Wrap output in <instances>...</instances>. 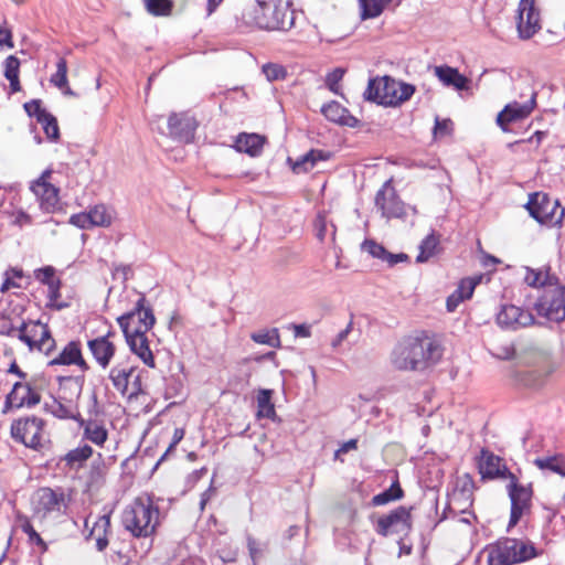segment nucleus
<instances>
[{
    "instance_id": "e433bc0d",
    "label": "nucleus",
    "mask_w": 565,
    "mask_h": 565,
    "mask_svg": "<svg viewBox=\"0 0 565 565\" xmlns=\"http://www.w3.org/2000/svg\"><path fill=\"white\" fill-rule=\"evenodd\" d=\"M44 408L46 412L60 419H74L77 422V419L82 417L76 407L71 404H63L55 398L50 403H45Z\"/></svg>"
},
{
    "instance_id": "4be33fe9",
    "label": "nucleus",
    "mask_w": 565,
    "mask_h": 565,
    "mask_svg": "<svg viewBox=\"0 0 565 565\" xmlns=\"http://www.w3.org/2000/svg\"><path fill=\"white\" fill-rule=\"evenodd\" d=\"M479 473L481 475L482 479L501 478L508 480L509 476L513 475L499 456H495L488 450L481 451Z\"/></svg>"
},
{
    "instance_id": "49530a36",
    "label": "nucleus",
    "mask_w": 565,
    "mask_h": 565,
    "mask_svg": "<svg viewBox=\"0 0 565 565\" xmlns=\"http://www.w3.org/2000/svg\"><path fill=\"white\" fill-rule=\"evenodd\" d=\"M147 11L156 17L168 15L172 10L171 0H143Z\"/></svg>"
},
{
    "instance_id": "0eeeda50",
    "label": "nucleus",
    "mask_w": 565,
    "mask_h": 565,
    "mask_svg": "<svg viewBox=\"0 0 565 565\" xmlns=\"http://www.w3.org/2000/svg\"><path fill=\"white\" fill-rule=\"evenodd\" d=\"M537 315L553 322L565 321V285L555 279L543 289L534 303Z\"/></svg>"
},
{
    "instance_id": "aec40b11",
    "label": "nucleus",
    "mask_w": 565,
    "mask_h": 565,
    "mask_svg": "<svg viewBox=\"0 0 565 565\" xmlns=\"http://www.w3.org/2000/svg\"><path fill=\"white\" fill-rule=\"evenodd\" d=\"M40 399V394L35 392L28 383L17 382L13 385L11 392L6 397L3 413L13 407H32L39 404Z\"/></svg>"
},
{
    "instance_id": "7ed1b4c3",
    "label": "nucleus",
    "mask_w": 565,
    "mask_h": 565,
    "mask_svg": "<svg viewBox=\"0 0 565 565\" xmlns=\"http://www.w3.org/2000/svg\"><path fill=\"white\" fill-rule=\"evenodd\" d=\"M159 524V509L148 495L136 498L122 513V525L135 537H148Z\"/></svg>"
},
{
    "instance_id": "f704fd0d",
    "label": "nucleus",
    "mask_w": 565,
    "mask_h": 565,
    "mask_svg": "<svg viewBox=\"0 0 565 565\" xmlns=\"http://www.w3.org/2000/svg\"><path fill=\"white\" fill-rule=\"evenodd\" d=\"M361 20H370L380 17L393 0H358Z\"/></svg>"
},
{
    "instance_id": "4468645a",
    "label": "nucleus",
    "mask_w": 565,
    "mask_h": 565,
    "mask_svg": "<svg viewBox=\"0 0 565 565\" xmlns=\"http://www.w3.org/2000/svg\"><path fill=\"white\" fill-rule=\"evenodd\" d=\"M516 28L523 40L532 38L541 29L540 11L536 0H520L518 8Z\"/></svg>"
},
{
    "instance_id": "9d476101",
    "label": "nucleus",
    "mask_w": 565,
    "mask_h": 565,
    "mask_svg": "<svg viewBox=\"0 0 565 565\" xmlns=\"http://www.w3.org/2000/svg\"><path fill=\"white\" fill-rule=\"evenodd\" d=\"M505 489L511 502L509 527H512L522 516L531 512L533 487L532 483H520L515 475H510Z\"/></svg>"
},
{
    "instance_id": "f8f14e48",
    "label": "nucleus",
    "mask_w": 565,
    "mask_h": 565,
    "mask_svg": "<svg viewBox=\"0 0 565 565\" xmlns=\"http://www.w3.org/2000/svg\"><path fill=\"white\" fill-rule=\"evenodd\" d=\"M44 420L32 416L14 420L11 425L12 438L25 447L40 450L43 448L42 433Z\"/></svg>"
},
{
    "instance_id": "473e14b6",
    "label": "nucleus",
    "mask_w": 565,
    "mask_h": 565,
    "mask_svg": "<svg viewBox=\"0 0 565 565\" xmlns=\"http://www.w3.org/2000/svg\"><path fill=\"white\" fill-rule=\"evenodd\" d=\"M264 142L265 139L257 134H241L235 141V148L239 152L257 157L263 150Z\"/></svg>"
},
{
    "instance_id": "c85d7f7f",
    "label": "nucleus",
    "mask_w": 565,
    "mask_h": 565,
    "mask_svg": "<svg viewBox=\"0 0 565 565\" xmlns=\"http://www.w3.org/2000/svg\"><path fill=\"white\" fill-rule=\"evenodd\" d=\"M81 428L84 430V438L102 447L108 438V431L103 424L97 420H85L83 417L77 419Z\"/></svg>"
},
{
    "instance_id": "774afa93",
    "label": "nucleus",
    "mask_w": 565,
    "mask_h": 565,
    "mask_svg": "<svg viewBox=\"0 0 565 565\" xmlns=\"http://www.w3.org/2000/svg\"><path fill=\"white\" fill-rule=\"evenodd\" d=\"M292 330L297 338H309L311 335L310 326L306 323L292 324Z\"/></svg>"
},
{
    "instance_id": "de8ad7c7",
    "label": "nucleus",
    "mask_w": 565,
    "mask_h": 565,
    "mask_svg": "<svg viewBox=\"0 0 565 565\" xmlns=\"http://www.w3.org/2000/svg\"><path fill=\"white\" fill-rule=\"evenodd\" d=\"M87 214L90 226H107L110 224L111 217L104 205L94 206Z\"/></svg>"
},
{
    "instance_id": "a878e982",
    "label": "nucleus",
    "mask_w": 565,
    "mask_h": 565,
    "mask_svg": "<svg viewBox=\"0 0 565 565\" xmlns=\"http://www.w3.org/2000/svg\"><path fill=\"white\" fill-rule=\"evenodd\" d=\"M521 361L527 367L541 370L542 374L551 373V355L544 348L534 345L526 348L521 355Z\"/></svg>"
},
{
    "instance_id": "e2e57ef3",
    "label": "nucleus",
    "mask_w": 565,
    "mask_h": 565,
    "mask_svg": "<svg viewBox=\"0 0 565 565\" xmlns=\"http://www.w3.org/2000/svg\"><path fill=\"white\" fill-rule=\"evenodd\" d=\"M344 71L342 68H335L327 76V85L332 92H337L338 83L342 79Z\"/></svg>"
},
{
    "instance_id": "680f3d73",
    "label": "nucleus",
    "mask_w": 565,
    "mask_h": 565,
    "mask_svg": "<svg viewBox=\"0 0 565 565\" xmlns=\"http://www.w3.org/2000/svg\"><path fill=\"white\" fill-rule=\"evenodd\" d=\"M247 548L252 558L253 565L257 564V559L262 556V550L258 542L250 535L247 536Z\"/></svg>"
},
{
    "instance_id": "4c0bfd02",
    "label": "nucleus",
    "mask_w": 565,
    "mask_h": 565,
    "mask_svg": "<svg viewBox=\"0 0 565 565\" xmlns=\"http://www.w3.org/2000/svg\"><path fill=\"white\" fill-rule=\"evenodd\" d=\"M533 463L540 470H548L553 473L565 477V457L561 454L536 458Z\"/></svg>"
},
{
    "instance_id": "a19ab883",
    "label": "nucleus",
    "mask_w": 565,
    "mask_h": 565,
    "mask_svg": "<svg viewBox=\"0 0 565 565\" xmlns=\"http://www.w3.org/2000/svg\"><path fill=\"white\" fill-rule=\"evenodd\" d=\"M555 279L558 278L551 276L548 271L543 274L542 270L525 267L524 282L530 287H543L545 289L547 285L554 284Z\"/></svg>"
},
{
    "instance_id": "f3484780",
    "label": "nucleus",
    "mask_w": 565,
    "mask_h": 565,
    "mask_svg": "<svg viewBox=\"0 0 565 565\" xmlns=\"http://www.w3.org/2000/svg\"><path fill=\"white\" fill-rule=\"evenodd\" d=\"M536 106V93L533 92L531 97L525 103L512 102L504 106V108L497 116V125L504 131L509 132V124L521 121L527 118Z\"/></svg>"
},
{
    "instance_id": "412c9836",
    "label": "nucleus",
    "mask_w": 565,
    "mask_h": 565,
    "mask_svg": "<svg viewBox=\"0 0 565 565\" xmlns=\"http://www.w3.org/2000/svg\"><path fill=\"white\" fill-rule=\"evenodd\" d=\"M47 365H75L83 372L89 370L88 363L83 358L82 343L78 340L70 341L54 359L49 361Z\"/></svg>"
},
{
    "instance_id": "0e129e2a",
    "label": "nucleus",
    "mask_w": 565,
    "mask_h": 565,
    "mask_svg": "<svg viewBox=\"0 0 565 565\" xmlns=\"http://www.w3.org/2000/svg\"><path fill=\"white\" fill-rule=\"evenodd\" d=\"M70 223L78 228H89L90 223L87 213H77L71 216Z\"/></svg>"
},
{
    "instance_id": "f257e3e1",
    "label": "nucleus",
    "mask_w": 565,
    "mask_h": 565,
    "mask_svg": "<svg viewBox=\"0 0 565 565\" xmlns=\"http://www.w3.org/2000/svg\"><path fill=\"white\" fill-rule=\"evenodd\" d=\"M441 356L443 348L439 342L425 335L399 341L392 350L390 360L399 371H424L438 363Z\"/></svg>"
},
{
    "instance_id": "dca6fc26",
    "label": "nucleus",
    "mask_w": 565,
    "mask_h": 565,
    "mask_svg": "<svg viewBox=\"0 0 565 565\" xmlns=\"http://www.w3.org/2000/svg\"><path fill=\"white\" fill-rule=\"evenodd\" d=\"M412 527L411 509L405 507H397L388 514L381 516L377 520L375 531L382 536H387L391 533L407 532Z\"/></svg>"
},
{
    "instance_id": "b1692460",
    "label": "nucleus",
    "mask_w": 565,
    "mask_h": 565,
    "mask_svg": "<svg viewBox=\"0 0 565 565\" xmlns=\"http://www.w3.org/2000/svg\"><path fill=\"white\" fill-rule=\"evenodd\" d=\"M361 248L363 252H366L371 257L386 263L388 267H393L398 263L407 262L409 259L407 254H393L388 252L382 244L371 238L365 239L362 243Z\"/></svg>"
},
{
    "instance_id": "423d86ee",
    "label": "nucleus",
    "mask_w": 565,
    "mask_h": 565,
    "mask_svg": "<svg viewBox=\"0 0 565 565\" xmlns=\"http://www.w3.org/2000/svg\"><path fill=\"white\" fill-rule=\"evenodd\" d=\"M525 207L540 224L561 226L565 216V209L558 200H554L543 192L530 194Z\"/></svg>"
},
{
    "instance_id": "72a5a7b5",
    "label": "nucleus",
    "mask_w": 565,
    "mask_h": 565,
    "mask_svg": "<svg viewBox=\"0 0 565 565\" xmlns=\"http://www.w3.org/2000/svg\"><path fill=\"white\" fill-rule=\"evenodd\" d=\"M58 382L60 391L63 393L62 398L72 403L74 398L77 399L81 396L85 377L84 375L61 376Z\"/></svg>"
},
{
    "instance_id": "8fccbe9b",
    "label": "nucleus",
    "mask_w": 565,
    "mask_h": 565,
    "mask_svg": "<svg viewBox=\"0 0 565 565\" xmlns=\"http://www.w3.org/2000/svg\"><path fill=\"white\" fill-rule=\"evenodd\" d=\"M50 82L57 88H64L68 84L67 62L64 57L58 58L56 63V72L51 76Z\"/></svg>"
},
{
    "instance_id": "bb28decb",
    "label": "nucleus",
    "mask_w": 565,
    "mask_h": 565,
    "mask_svg": "<svg viewBox=\"0 0 565 565\" xmlns=\"http://www.w3.org/2000/svg\"><path fill=\"white\" fill-rule=\"evenodd\" d=\"M323 116L335 124L355 128L359 126V119L355 118L351 113L342 107L338 102H330L321 107Z\"/></svg>"
},
{
    "instance_id": "1a4fd4ad",
    "label": "nucleus",
    "mask_w": 565,
    "mask_h": 565,
    "mask_svg": "<svg viewBox=\"0 0 565 565\" xmlns=\"http://www.w3.org/2000/svg\"><path fill=\"white\" fill-rule=\"evenodd\" d=\"M17 338L29 347L30 351L43 352L49 355L55 348V340L46 323L40 320L23 321L19 326Z\"/></svg>"
},
{
    "instance_id": "09e8293b",
    "label": "nucleus",
    "mask_w": 565,
    "mask_h": 565,
    "mask_svg": "<svg viewBox=\"0 0 565 565\" xmlns=\"http://www.w3.org/2000/svg\"><path fill=\"white\" fill-rule=\"evenodd\" d=\"M262 71L269 82L282 81L288 75L286 67L278 63H266L263 65Z\"/></svg>"
},
{
    "instance_id": "5701e85b",
    "label": "nucleus",
    "mask_w": 565,
    "mask_h": 565,
    "mask_svg": "<svg viewBox=\"0 0 565 565\" xmlns=\"http://www.w3.org/2000/svg\"><path fill=\"white\" fill-rule=\"evenodd\" d=\"M113 333L109 331L106 335H100L95 339L88 340L87 347L102 369H107L110 364L111 359L115 355L116 347L109 340Z\"/></svg>"
},
{
    "instance_id": "6e6d98bb",
    "label": "nucleus",
    "mask_w": 565,
    "mask_h": 565,
    "mask_svg": "<svg viewBox=\"0 0 565 565\" xmlns=\"http://www.w3.org/2000/svg\"><path fill=\"white\" fill-rule=\"evenodd\" d=\"M41 104L42 103L40 99H32L23 105L26 114L30 117H35L38 122L40 121V119H42V115L49 114L44 108H42Z\"/></svg>"
},
{
    "instance_id": "ea45409f",
    "label": "nucleus",
    "mask_w": 565,
    "mask_h": 565,
    "mask_svg": "<svg viewBox=\"0 0 565 565\" xmlns=\"http://www.w3.org/2000/svg\"><path fill=\"white\" fill-rule=\"evenodd\" d=\"M238 556V547L231 541L218 540L215 543V559H218L221 564L235 563Z\"/></svg>"
},
{
    "instance_id": "c03bdc74",
    "label": "nucleus",
    "mask_w": 565,
    "mask_h": 565,
    "mask_svg": "<svg viewBox=\"0 0 565 565\" xmlns=\"http://www.w3.org/2000/svg\"><path fill=\"white\" fill-rule=\"evenodd\" d=\"M543 372L539 369H532L520 371L518 373L519 382L530 388H537L543 383L548 374H542Z\"/></svg>"
},
{
    "instance_id": "393cba45",
    "label": "nucleus",
    "mask_w": 565,
    "mask_h": 565,
    "mask_svg": "<svg viewBox=\"0 0 565 565\" xmlns=\"http://www.w3.org/2000/svg\"><path fill=\"white\" fill-rule=\"evenodd\" d=\"M126 342L132 353H135L147 366L154 369V356L149 348V340L147 333H138L125 335Z\"/></svg>"
},
{
    "instance_id": "f03ea898",
    "label": "nucleus",
    "mask_w": 565,
    "mask_h": 565,
    "mask_svg": "<svg viewBox=\"0 0 565 565\" xmlns=\"http://www.w3.org/2000/svg\"><path fill=\"white\" fill-rule=\"evenodd\" d=\"M241 23L248 29L288 31L295 24V11L288 2L256 0L244 8Z\"/></svg>"
},
{
    "instance_id": "c756f323",
    "label": "nucleus",
    "mask_w": 565,
    "mask_h": 565,
    "mask_svg": "<svg viewBox=\"0 0 565 565\" xmlns=\"http://www.w3.org/2000/svg\"><path fill=\"white\" fill-rule=\"evenodd\" d=\"M136 367L130 365L117 364L109 372V380L113 386L125 396L128 392L129 380L134 376Z\"/></svg>"
},
{
    "instance_id": "6e6552de",
    "label": "nucleus",
    "mask_w": 565,
    "mask_h": 565,
    "mask_svg": "<svg viewBox=\"0 0 565 565\" xmlns=\"http://www.w3.org/2000/svg\"><path fill=\"white\" fill-rule=\"evenodd\" d=\"M146 303V297L141 295L130 311L117 318L124 335L134 334L135 330L138 333H147L153 328L156 318L152 308Z\"/></svg>"
},
{
    "instance_id": "2f4dec72",
    "label": "nucleus",
    "mask_w": 565,
    "mask_h": 565,
    "mask_svg": "<svg viewBox=\"0 0 565 565\" xmlns=\"http://www.w3.org/2000/svg\"><path fill=\"white\" fill-rule=\"evenodd\" d=\"M110 531V514L100 515L94 523L86 539L95 537L96 548L103 552L108 546V532Z\"/></svg>"
},
{
    "instance_id": "7c9ffc66",
    "label": "nucleus",
    "mask_w": 565,
    "mask_h": 565,
    "mask_svg": "<svg viewBox=\"0 0 565 565\" xmlns=\"http://www.w3.org/2000/svg\"><path fill=\"white\" fill-rule=\"evenodd\" d=\"M331 157L329 151H324L321 149H311L299 159L295 161L292 164V170L296 173L308 172L313 169L319 161H327Z\"/></svg>"
},
{
    "instance_id": "052dcab7",
    "label": "nucleus",
    "mask_w": 565,
    "mask_h": 565,
    "mask_svg": "<svg viewBox=\"0 0 565 565\" xmlns=\"http://www.w3.org/2000/svg\"><path fill=\"white\" fill-rule=\"evenodd\" d=\"M19 68H20V60L17 56L10 55L6 58V61H4L6 78L19 76Z\"/></svg>"
},
{
    "instance_id": "2eb2a0df",
    "label": "nucleus",
    "mask_w": 565,
    "mask_h": 565,
    "mask_svg": "<svg viewBox=\"0 0 565 565\" xmlns=\"http://www.w3.org/2000/svg\"><path fill=\"white\" fill-rule=\"evenodd\" d=\"M497 323L500 328L516 331L535 323V318L530 310H524L514 305H502L497 313Z\"/></svg>"
},
{
    "instance_id": "4d7b16f0",
    "label": "nucleus",
    "mask_w": 565,
    "mask_h": 565,
    "mask_svg": "<svg viewBox=\"0 0 565 565\" xmlns=\"http://www.w3.org/2000/svg\"><path fill=\"white\" fill-rule=\"evenodd\" d=\"M35 279L43 285H49L51 281H55V268L52 266H45L34 271Z\"/></svg>"
},
{
    "instance_id": "69168bd1",
    "label": "nucleus",
    "mask_w": 565,
    "mask_h": 565,
    "mask_svg": "<svg viewBox=\"0 0 565 565\" xmlns=\"http://www.w3.org/2000/svg\"><path fill=\"white\" fill-rule=\"evenodd\" d=\"M463 301V297L460 296V291H454L448 296L446 301V308L449 312H454L457 307Z\"/></svg>"
},
{
    "instance_id": "13d9d810",
    "label": "nucleus",
    "mask_w": 565,
    "mask_h": 565,
    "mask_svg": "<svg viewBox=\"0 0 565 565\" xmlns=\"http://www.w3.org/2000/svg\"><path fill=\"white\" fill-rule=\"evenodd\" d=\"M134 275L132 268L130 265L126 264H114L113 265V278L120 279L122 282H126Z\"/></svg>"
},
{
    "instance_id": "ddd939ff",
    "label": "nucleus",
    "mask_w": 565,
    "mask_h": 565,
    "mask_svg": "<svg viewBox=\"0 0 565 565\" xmlns=\"http://www.w3.org/2000/svg\"><path fill=\"white\" fill-rule=\"evenodd\" d=\"M375 206L383 217L403 218L406 216V206L392 185V179L384 182L375 195Z\"/></svg>"
},
{
    "instance_id": "5fc2aeb1",
    "label": "nucleus",
    "mask_w": 565,
    "mask_h": 565,
    "mask_svg": "<svg viewBox=\"0 0 565 565\" xmlns=\"http://www.w3.org/2000/svg\"><path fill=\"white\" fill-rule=\"evenodd\" d=\"M252 340L258 344H268L274 347V340L279 342V335L277 329L273 330V334L268 331L255 332L250 335Z\"/></svg>"
},
{
    "instance_id": "338daca9",
    "label": "nucleus",
    "mask_w": 565,
    "mask_h": 565,
    "mask_svg": "<svg viewBox=\"0 0 565 565\" xmlns=\"http://www.w3.org/2000/svg\"><path fill=\"white\" fill-rule=\"evenodd\" d=\"M451 120L450 119H439L438 117L435 120L434 134L435 135H447L450 132Z\"/></svg>"
},
{
    "instance_id": "c9c22d12",
    "label": "nucleus",
    "mask_w": 565,
    "mask_h": 565,
    "mask_svg": "<svg viewBox=\"0 0 565 565\" xmlns=\"http://www.w3.org/2000/svg\"><path fill=\"white\" fill-rule=\"evenodd\" d=\"M273 391L271 390H259L256 402H257V414L258 418H268L271 420L277 419L275 405L271 402Z\"/></svg>"
},
{
    "instance_id": "3c124183",
    "label": "nucleus",
    "mask_w": 565,
    "mask_h": 565,
    "mask_svg": "<svg viewBox=\"0 0 565 565\" xmlns=\"http://www.w3.org/2000/svg\"><path fill=\"white\" fill-rule=\"evenodd\" d=\"M39 122L43 126L47 139L56 141L60 138L57 120L52 114L42 115V119Z\"/></svg>"
},
{
    "instance_id": "39448f33",
    "label": "nucleus",
    "mask_w": 565,
    "mask_h": 565,
    "mask_svg": "<svg viewBox=\"0 0 565 565\" xmlns=\"http://www.w3.org/2000/svg\"><path fill=\"white\" fill-rule=\"evenodd\" d=\"M537 556L532 543L505 537L488 548V565H514Z\"/></svg>"
},
{
    "instance_id": "864d4df0",
    "label": "nucleus",
    "mask_w": 565,
    "mask_h": 565,
    "mask_svg": "<svg viewBox=\"0 0 565 565\" xmlns=\"http://www.w3.org/2000/svg\"><path fill=\"white\" fill-rule=\"evenodd\" d=\"M22 531L28 535V540L30 544H35L41 548V552L44 553L47 551V544L43 541L40 534L34 530L33 525L29 520H25L21 524Z\"/></svg>"
},
{
    "instance_id": "a18cd8bd",
    "label": "nucleus",
    "mask_w": 565,
    "mask_h": 565,
    "mask_svg": "<svg viewBox=\"0 0 565 565\" xmlns=\"http://www.w3.org/2000/svg\"><path fill=\"white\" fill-rule=\"evenodd\" d=\"M47 286V303L46 307L54 310H62L68 307L67 302L60 301L61 298V279L51 281Z\"/></svg>"
},
{
    "instance_id": "58836bf2",
    "label": "nucleus",
    "mask_w": 565,
    "mask_h": 565,
    "mask_svg": "<svg viewBox=\"0 0 565 565\" xmlns=\"http://www.w3.org/2000/svg\"><path fill=\"white\" fill-rule=\"evenodd\" d=\"M93 455V448L89 445H83L70 450L62 460L65 461L70 469H78Z\"/></svg>"
},
{
    "instance_id": "79ce46f5",
    "label": "nucleus",
    "mask_w": 565,
    "mask_h": 565,
    "mask_svg": "<svg viewBox=\"0 0 565 565\" xmlns=\"http://www.w3.org/2000/svg\"><path fill=\"white\" fill-rule=\"evenodd\" d=\"M439 239L435 233L427 235L419 245V254L416 257L417 263H426L436 255Z\"/></svg>"
},
{
    "instance_id": "cd10ccee",
    "label": "nucleus",
    "mask_w": 565,
    "mask_h": 565,
    "mask_svg": "<svg viewBox=\"0 0 565 565\" xmlns=\"http://www.w3.org/2000/svg\"><path fill=\"white\" fill-rule=\"evenodd\" d=\"M435 75L446 86H452L457 90H467L469 88V79L460 74L457 68L441 65L435 67Z\"/></svg>"
},
{
    "instance_id": "37998d69",
    "label": "nucleus",
    "mask_w": 565,
    "mask_h": 565,
    "mask_svg": "<svg viewBox=\"0 0 565 565\" xmlns=\"http://www.w3.org/2000/svg\"><path fill=\"white\" fill-rule=\"evenodd\" d=\"M404 495V491L401 488L398 481H395L391 484V487L379 494H375L372 498V504L374 507H380L387 504L391 501L399 500Z\"/></svg>"
},
{
    "instance_id": "a211bd4d",
    "label": "nucleus",
    "mask_w": 565,
    "mask_h": 565,
    "mask_svg": "<svg viewBox=\"0 0 565 565\" xmlns=\"http://www.w3.org/2000/svg\"><path fill=\"white\" fill-rule=\"evenodd\" d=\"M198 122L188 114L172 113L168 119L169 136L180 142L190 143L194 139Z\"/></svg>"
},
{
    "instance_id": "9b49d317",
    "label": "nucleus",
    "mask_w": 565,
    "mask_h": 565,
    "mask_svg": "<svg viewBox=\"0 0 565 565\" xmlns=\"http://www.w3.org/2000/svg\"><path fill=\"white\" fill-rule=\"evenodd\" d=\"M71 498L63 488H40L35 493L34 510L42 518L66 514Z\"/></svg>"
},
{
    "instance_id": "bf43d9fd",
    "label": "nucleus",
    "mask_w": 565,
    "mask_h": 565,
    "mask_svg": "<svg viewBox=\"0 0 565 565\" xmlns=\"http://www.w3.org/2000/svg\"><path fill=\"white\" fill-rule=\"evenodd\" d=\"M142 393H143V390H142L140 374L137 373V371H136L134 373V376L129 380L128 392L125 396L128 397L129 399H131V398H136L138 395H140Z\"/></svg>"
},
{
    "instance_id": "603ef678",
    "label": "nucleus",
    "mask_w": 565,
    "mask_h": 565,
    "mask_svg": "<svg viewBox=\"0 0 565 565\" xmlns=\"http://www.w3.org/2000/svg\"><path fill=\"white\" fill-rule=\"evenodd\" d=\"M481 277H467L460 280L456 291H460V296L466 299H470L473 295L476 287L480 284Z\"/></svg>"
},
{
    "instance_id": "6ab92c4d",
    "label": "nucleus",
    "mask_w": 565,
    "mask_h": 565,
    "mask_svg": "<svg viewBox=\"0 0 565 565\" xmlns=\"http://www.w3.org/2000/svg\"><path fill=\"white\" fill-rule=\"evenodd\" d=\"M50 175L51 171L46 170L31 184V191L39 199L41 209L49 213L54 212L60 203V190L46 181Z\"/></svg>"
},
{
    "instance_id": "20e7f679",
    "label": "nucleus",
    "mask_w": 565,
    "mask_h": 565,
    "mask_svg": "<svg viewBox=\"0 0 565 565\" xmlns=\"http://www.w3.org/2000/svg\"><path fill=\"white\" fill-rule=\"evenodd\" d=\"M415 87L391 76L370 78L364 98L383 106H397L408 100Z\"/></svg>"
}]
</instances>
